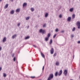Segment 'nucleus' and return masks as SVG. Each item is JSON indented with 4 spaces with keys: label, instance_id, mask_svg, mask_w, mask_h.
I'll list each match as a JSON object with an SVG mask.
<instances>
[{
    "label": "nucleus",
    "instance_id": "obj_1",
    "mask_svg": "<svg viewBox=\"0 0 80 80\" xmlns=\"http://www.w3.org/2000/svg\"><path fill=\"white\" fill-rule=\"evenodd\" d=\"M53 78V74H50L48 78V80H51V79H52V78Z\"/></svg>",
    "mask_w": 80,
    "mask_h": 80
},
{
    "label": "nucleus",
    "instance_id": "obj_2",
    "mask_svg": "<svg viewBox=\"0 0 80 80\" xmlns=\"http://www.w3.org/2000/svg\"><path fill=\"white\" fill-rule=\"evenodd\" d=\"M39 32L40 33H42V34H43L44 33H46V32L45 31V30H42V29L40 30Z\"/></svg>",
    "mask_w": 80,
    "mask_h": 80
},
{
    "label": "nucleus",
    "instance_id": "obj_3",
    "mask_svg": "<svg viewBox=\"0 0 80 80\" xmlns=\"http://www.w3.org/2000/svg\"><path fill=\"white\" fill-rule=\"evenodd\" d=\"M77 26H78V28H80V21H78L77 22Z\"/></svg>",
    "mask_w": 80,
    "mask_h": 80
},
{
    "label": "nucleus",
    "instance_id": "obj_4",
    "mask_svg": "<svg viewBox=\"0 0 80 80\" xmlns=\"http://www.w3.org/2000/svg\"><path fill=\"white\" fill-rule=\"evenodd\" d=\"M51 54H53L54 52V49L53 48H51V50L50 51Z\"/></svg>",
    "mask_w": 80,
    "mask_h": 80
},
{
    "label": "nucleus",
    "instance_id": "obj_5",
    "mask_svg": "<svg viewBox=\"0 0 80 80\" xmlns=\"http://www.w3.org/2000/svg\"><path fill=\"white\" fill-rule=\"evenodd\" d=\"M68 72V71H67V70H65V71H64V75H65V76H66Z\"/></svg>",
    "mask_w": 80,
    "mask_h": 80
},
{
    "label": "nucleus",
    "instance_id": "obj_6",
    "mask_svg": "<svg viewBox=\"0 0 80 80\" xmlns=\"http://www.w3.org/2000/svg\"><path fill=\"white\" fill-rule=\"evenodd\" d=\"M62 70H61L59 73L58 74V75L59 76H60V75H62Z\"/></svg>",
    "mask_w": 80,
    "mask_h": 80
},
{
    "label": "nucleus",
    "instance_id": "obj_7",
    "mask_svg": "<svg viewBox=\"0 0 80 80\" xmlns=\"http://www.w3.org/2000/svg\"><path fill=\"white\" fill-rule=\"evenodd\" d=\"M27 5V3H24L23 4L22 7L23 8V7H26Z\"/></svg>",
    "mask_w": 80,
    "mask_h": 80
},
{
    "label": "nucleus",
    "instance_id": "obj_8",
    "mask_svg": "<svg viewBox=\"0 0 80 80\" xmlns=\"http://www.w3.org/2000/svg\"><path fill=\"white\" fill-rule=\"evenodd\" d=\"M71 19V17H69L68 18L67 20L68 22H70Z\"/></svg>",
    "mask_w": 80,
    "mask_h": 80
},
{
    "label": "nucleus",
    "instance_id": "obj_9",
    "mask_svg": "<svg viewBox=\"0 0 80 80\" xmlns=\"http://www.w3.org/2000/svg\"><path fill=\"white\" fill-rule=\"evenodd\" d=\"M6 40L7 39L6 38V37H4L2 40L3 42H6Z\"/></svg>",
    "mask_w": 80,
    "mask_h": 80
},
{
    "label": "nucleus",
    "instance_id": "obj_10",
    "mask_svg": "<svg viewBox=\"0 0 80 80\" xmlns=\"http://www.w3.org/2000/svg\"><path fill=\"white\" fill-rule=\"evenodd\" d=\"M41 54L42 57L44 58H45V55H44V54L42 52L41 53Z\"/></svg>",
    "mask_w": 80,
    "mask_h": 80
},
{
    "label": "nucleus",
    "instance_id": "obj_11",
    "mask_svg": "<svg viewBox=\"0 0 80 80\" xmlns=\"http://www.w3.org/2000/svg\"><path fill=\"white\" fill-rule=\"evenodd\" d=\"M8 7V4H6V5L4 7V8L5 9L6 8H7V7Z\"/></svg>",
    "mask_w": 80,
    "mask_h": 80
},
{
    "label": "nucleus",
    "instance_id": "obj_12",
    "mask_svg": "<svg viewBox=\"0 0 80 80\" xmlns=\"http://www.w3.org/2000/svg\"><path fill=\"white\" fill-rule=\"evenodd\" d=\"M48 16V13H46L45 14V17H47Z\"/></svg>",
    "mask_w": 80,
    "mask_h": 80
},
{
    "label": "nucleus",
    "instance_id": "obj_13",
    "mask_svg": "<svg viewBox=\"0 0 80 80\" xmlns=\"http://www.w3.org/2000/svg\"><path fill=\"white\" fill-rule=\"evenodd\" d=\"M56 65H57V66H58V65H59V62H56Z\"/></svg>",
    "mask_w": 80,
    "mask_h": 80
},
{
    "label": "nucleus",
    "instance_id": "obj_14",
    "mask_svg": "<svg viewBox=\"0 0 80 80\" xmlns=\"http://www.w3.org/2000/svg\"><path fill=\"white\" fill-rule=\"evenodd\" d=\"M16 37V34H15L12 36V38L13 39V38H15Z\"/></svg>",
    "mask_w": 80,
    "mask_h": 80
},
{
    "label": "nucleus",
    "instance_id": "obj_15",
    "mask_svg": "<svg viewBox=\"0 0 80 80\" xmlns=\"http://www.w3.org/2000/svg\"><path fill=\"white\" fill-rule=\"evenodd\" d=\"M48 38H48L47 37H46L45 38V40L46 41H48Z\"/></svg>",
    "mask_w": 80,
    "mask_h": 80
},
{
    "label": "nucleus",
    "instance_id": "obj_16",
    "mask_svg": "<svg viewBox=\"0 0 80 80\" xmlns=\"http://www.w3.org/2000/svg\"><path fill=\"white\" fill-rule=\"evenodd\" d=\"M29 38H30V37L29 36H28L25 38V40H27V39H29Z\"/></svg>",
    "mask_w": 80,
    "mask_h": 80
},
{
    "label": "nucleus",
    "instance_id": "obj_17",
    "mask_svg": "<svg viewBox=\"0 0 80 80\" xmlns=\"http://www.w3.org/2000/svg\"><path fill=\"white\" fill-rule=\"evenodd\" d=\"M49 43L50 45H51L52 43V39H50Z\"/></svg>",
    "mask_w": 80,
    "mask_h": 80
},
{
    "label": "nucleus",
    "instance_id": "obj_18",
    "mask_svg": "<svg viewBox=\"0 0 80 80\" xmlns=\"http://www.w3.org/2000/svg\"><path fill=\"white\" fill-rule=\"evenodd\" d=\"M47 37L48 38H49L50 37V33H49L48 34V36H47Z\"/></svg>",
    "mask_w": 80,
    "mask_h": 80
},
{
    "label": "nucleus",
    "instance_id": "obj_19",
    "mask_svg": "<svg viewBox=\"0 0 80 80\" xmlns=\"http://www.w3.org/2000/svg\"><path fill=\"white\" fill-rule=\"evenodd\" d=\"M31 10L32 12H33L34 11V9L33 8H31Z\"/></svg>",
    "mask_w": 80,
    "mask_h": 80
},
{
    "label": "nucleus",
    "instance_id": "obj_20",
    "mask_svg": "<svg viewBox=\"0 0 80 80\" xmlns=\"http://www.w3.org/2000/svg\"><path fill=\"white\" fill-rule=\"evenodd\" d=\"M16 12H20V9H18L16 10Z\"/></svg>",
    "mask_w": 80,
    "mask_h": 80
},
{
    "label": "nucleus",
    "instance_id": "obj_21",
    "mask_svg": "<svg viewBox=\"0 0 80 80\" xmlns=\"http://www.w3.org/2000/svg\"><path fill=\"white\" fill-rule=\"evenodd\" d=\"M11 14H13L14 13V11L12 10L11 12Z\"/></svg>",
    "mask_w": 80,
    "mask_h": 80
},
{
    "label": "nucleus",
    "instance_id": "obj_22",
    "mask_svg": "<svg viewBox=\"0 0 80 80\" xmlns=\"http://www.w3.org/2000/svg\"><path fill=\"white\" fill-rule=\"evenodd\" d=\"M58 75V72H56V73H55V75L56 77H57V76Z\"/></svg>",
    "mask_w": 80,
    "mask_h": 80
},
{
    "label": "nucleus",
    "instance_id": "obj_23",
    "mask_svg": "<svg viewBox=\"0 0 80 80\" xmlns=\"http://www.w3.org/2000/svg\"><path fill=\"white\" fill-rule=\"evenodd\" d=\"M3 77H7V75L5 73H3Z\"/></svg>",
    "mask_w": 80,
    "mask_h": 80
},
{
    "label": "nucleus",
    "instance_id": "obj_24",
    "mask_svg": "<svg viewBox=\"0 0 80 80\" xmlns=\"http://www.w3.org/2000/svg\"><path fill=\"white\" fill-rule=\"evenodd\" d=\"M29 19H30V17H27L26 18V20H29Z\"/></svg>",
    "mask_w": 80,
    "mask_h": 80
},
{
    "label": "nucleus",
    "instance_id": "obj_25",
    "mask_svg": "<svg viewBox=\"0 0 80 80\" xmlns=\"http://www.w3.org/2000/svg\"><path fill=\"white\" fill-rule=\"evenodd\" d=\"M73 10V8H71L70 9V12H72Z\"/></svg>",
    "mask_w": 80,
    "mask_h": 80
},
{
    "label": "nucleus",
    "instance_id": "obj_26",
    "mask_svg": "<svg viewBox=\"0 0 80 80\" xmlns=\"http://www.w3.org/2000/svg\"><path fill=\"white\" fill-rule=\"evenodd\" d=\"M75 14H73L72 15V18H75Z\"/></svg>",
    "mask_w": 80,
    "mask_h": 80
},
{
    "label": "nucleus",
    "instance_id": "obj_27",
    "mask_svg": "<svg viewBox=\"0 0 80 80\" xmlns=\"http://www.w3.org/2000/svg\"><path fill=\"white\" fill-rule=\"evenodd\" d=\"M30 78H35V76H31L30 77Z\"/></svg>",
    "mask_w": 80,
    "mask_h": 80
},
{
    "label": "nucleus",
    "instance_id": "obj_28",
    "mask_svg": "<svg viewBox=\"0 0 80 80\" xmlns=\"http://www.w3.org/2000/svg\"><path fill=\"white\" fill-rule=\"evenodd\" d=\"M75 30V28H73L72 29V31L73 32H74Z\"/></svg>",
    "mask_w": 80,
    "mask_h": 80
},
{
    "label": "nucleus",
    "instance_id": "obj_29",
    "mask_svg": "<svg viewBox=\"0 0 80 80\" xmlns=\"http://www.w3.org/2000/svg\"><path fill=\"white\" fill-rule=\"evenodd\" d=\"M58 30H59L58 28H56L55 31H56V32H58Z\"/></svg>",
    "mask_w": 80,
    "mask_h": 80
},
{
    "label": "nucleus",
    "instance_id": "obj_30",
    "mask_svg": "<svg viewBox=\"0 0 80 80\" xmlns=\"http://www.w3.org/2000/svg\"><path fill=\"white\" fill-rule=\"evenodd\" d=\"M57 36V34H55L54 35L53 38H55L56 37V36Z\"/></svg>",
    "mask_w": 80,
    "mask_h": 80
},
{
    "label": "nucleus",
    "instance_id": "obj_31",
    "mask_svg": "<svg viewBox=\"0 0 80 80\" xmlns=\"http://www.w3.org/2000/svg\"><path fill=\"white\" fill-rule=\"evenodd\" d=\"M56 55H57V53H55L54 54L53 56H54V57H55L56 56Z\"/></svg>",
    "mask_w": 80,
    "mask_h": 80
},
{
    "label": "nucleus",
    "instance_id": "obj_32",
    "mask_svg": "<svg viewBox=\"0 0 80 80\" xmlns=\"http://www.w3.org/2000/svg\"><path fill=\"white\" fill-rule=\"evenodd\" d=\"M59 17L60 18H62V15L60 14V15H59Z\"/></svg>",
    "mask_w": 80,
    "mask_h": 80
},
{
    "label": "nucleus",
    "instance_id": "obj_33",
    "mask_svg": "<svg viewBox=\"0 0 80 80\" xmlns=\"http://www.w3.org/2000/svg\"><path fill=\"white\" fill-rule=\"evenodd\" d=\"M16 60V59L15 58V57H14L13 58V61L15 62Z\"/></svg>",
    "mask_w": 80,
    "mask_h": 80
},
{
    "label": "nucleus",
    "instance_id": "obj_34",
    "mask_svg": "<svg viewBox=\"0 0 80 80\" xmlns=\"http://www.w3.org/2000/svg\"><path fill=\"white\" fill-rule=\"evenodd\" d=\"M20 23H18V27L20 26Z\"/></svg>",
    "mask_w": 80,
    "mask_h": 80
},
{
    "label": "nucleus",
    "instance_id": "obj_35",
    "mask_svg": "<svg viewBox=\"0 0 80 80\" xmlns=\"http://www.w3.org/2000/svg\"><path fill=\"white\" fill-rule=\"evenodd\" d=\"M71 37L72 38H73V37H74V36L73 35H71Z\"/></svg>",
    "mask_w": 80,
    "mask_h": 80
},
{
    "label": "nucleus",
    "instance_id": "obj_36",
    "mask_svg": "<svg viewBox=\"0 0 80 80\" xmlns=\"http://www.w3.org/2000/svg\"><path fill=\"white\" fill-rule=\"evenodd\" d=\"M46 26V24H44L43 26V27H45Z\"/></svg>",
    "mask_w": 80,
    "mask_h": 80
},
{
    "label": "nucleus",
    "instance_id": "obj_37",
    "mask_svg": "<svg viewBox=\"0 0 80 80\" xmlns=\"http://www.w3.org/2000/svg\"><path fill=\"white\" fill-rule=\"evenodd\" d=\"M33 47H35V48H36V46L35 45H33Z\"/></svg>",
    "mask_w": 80,
    "mask_h": 80
},
{
    "label": "nucleus",
    "instance_id": "obj_38",
    "mask_svg": "<svg viewBox=\"0 0 80 80\" xmlns=\"http://www.w3.org/2000/svg\"><path fill=\"white\" fill-rule=\"evenodd\" d=\"M64 32V31H61V33H63Z\"/></svg>",
    "mask_w": 80,
    "mask_h": 80
},
{
    "label": "nucleus",
    "instance_id": "obj_39",
    "mask_svg": "<svg viewBox=\"0 0 80 80\" xmlns=\"http://www.w3.org/2000/svg\"><path fill=\"white\" fill-rule=\"evenodd\" d=\"M78 43H80V41H78Z\"/></svg>",
    "mask_w": 80,
    "mask_h": 80
},
{
    "label": "nucleus",
    "instance_id": "obj_40",
    "mask_svg": "<svg viewBox=\"0 0 80 80\" xmlns=\"http://www.w3.org/2000/svg\"><path fill=\"white\" fill-rule=\"evenodd\" d=\"M44 66H43V68H42V70H44Z\"/></svg>",
    "mask_w": 80,
    "mask_h": 80
},
{
    "label": "nucleus",
    "instance_id": "obj_41",
    "mask_svg": "<svg viewBox=\"0 0 80 80\" xmlns=\"http://www.w3.org/2000/svg\"><path fill=\"white\" fill-rule=\"evenodd\" d=\"M2 70V67L0 68V71H1Z\"/></svg>",
    "mask_w": 80,
    "mask_h": 80
},
{
    "label": "nucleus",
    "instance_id": "obj_42",
    "mask_svg": "<svg viewBox=\"0 0 80 80\" xmlns=\"http://www.w3.org/2000/svg\"><path fill=\"white\" fill-rule=\"evenodd\" d=\"M14 57V54H13L12 55V57Z\"/></svg>",
    "mask_w": 80,
    "mask_h": 80
},
{
    "label": "nucleus",
    "instance_id": "obj_43",
    "mask_svg": "<svg viewBox=\"0 0 80 80\" xmlns=\"http://www.w3.org/2000/svg\"><path fill=\"white\" fill-rule=\"evenodd\" d=\"M2 50V48L1 47H0V50Z\"/></svg>",
    "mask_w": 80,
    "mask_h": 80
},
{
    "label": "nucleus",
    "instance_id": "obj_44",
    "mask_svg": "<svg viewBox=\"0 0 80 80\" xmlns=\"http://www.w3.org/2000/svg\"><path fill=\"white\" fill-rule=\"evenodd\" d=\"M2 0H0V2H2Z\"/></svg>",
    "mask_w": 80,
    "mask_h": 80
},
{
    "label": "nucleus",
    "instance_id": "obj_45",
    "mask_svg": "<svg viewBox=\"0 0 80 80\" xmlns=\"http://www.w3.org/2000/svg\"><path fill=\"white\" fill-rule=\"evenodd\" d=\"M12 0V1H13V0Z\"/></svg>",
    "mask_w": 80,
    "mask_h": 80
},
{
    "label": "nucleus",
    "instance_id": "obj_46",
    "mask_svg": "<svg viewBox=\"0 0 80 80\" xmlns=\"http://www.w3.org/2000/svg\"><path fill=\"white\" fill-rule=\"evenodd\" d=\"M71 80H72L71 79Z\"/></svg>",
    "mask_w": 80,
    "mask_h": 80
},
{
    "label": "nucleus",
    "instance_id": "obj_47",
    "mask_svg": "<svg viewBox=\"0 0 80 80\" xmlns=\"http://www.w3.org/2000/svg\"><path fill=\"white\" fill-rule=\"evenodd\" d=\"M79 1H80V0H79Z\"/></svg>",
    "mask_w": 80,
    "mask_h": 80
}]
</instances>
